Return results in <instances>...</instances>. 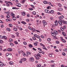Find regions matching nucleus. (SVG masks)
Wrapping results in <instances>:
<instances>
[{"label":"nucleus","instance_id":"nucleus-1","mask_svg":"<svg viewBox=\"0 0 67 67\" xmlns=\"http://www.w3.org/2000/svg\"><path fill=\"white\" fill-rule=\"evenodd\" d=\"M34 36H35V37H37V38H40V36L37 35L36 34L34 35Z\"/></svg>","mask_w":67,"mask_h":67},{"label":"nucleus","instance_id":"nucleus-2","mask_svg":"<svg viewBox=\"0 0 67 67\" xmlns=\"http://www.w3.org/2000/svg\"><path fill=\"white\" fill-rule=\"evenodd\" d=\"M10 15L14 17V16H15V14H14L13 12H11L10 13Z\"/></svg>","mask_w":67,"mask_h":67},{"label":"nucleus","instance_id":"nucleus-3","mask_svg":"<svg viewBox=\"0 0 67 67\" xmlns=\"http://www.w3.org/2000/svg\"><path fill=\"white\" fill-rule=\"evenodd\" d=\"M45 12L47 13H49V10H47V9H45L44 10Z\"/></svg>","mask_w":67,"mask_h":67},{"label":"nucleus","instance_id":"nucleus-4","mask_svg":"<svg viewBox=\"0 0 67 67\" xmlns=\"http://www.w3.org/2000/svg\"><path fill=\"white\" fill-rule=\"evenodd\" d=\"M16 5L17 7H21V5L20 3H18L16 4Z\"/></svg>","mask_w":67,"mask_h":67},{"label":"nucleus","instance_id":"nucleus-5","mask_svg":"<svg viewBox=\"0 0 67 67\" xmlns=\"http://www.w3.org/2000/svg\"><path fill=\"white\" fill-rule=\"evenodd\" d=\"M52 35L53 36L55 37L56 36V35L55 34V32H53L52 33Z\"/></svg>","mask_w":67,"mask_h":67},{"label":"nucleus","instance_id":"nucleus-6","mask_svg":"<svg viewBox=\"0 0 67 67\" xmlns=\"http://www.w3.org/2000/svg\"><path fill=\"white\" fill-rule=\"evenodd\" d=\"M49 13L51 14H53L54 13V11L53 10H52L50 12L49 11Z\"/></svg>","mask_w":67,"mask_h":67},{"label":"nucleus","instance_id":"nucleus-7","mask_svg":"<svg viewBox=\"0 0 67 67\" xmlns=\"http://www.w3.org/2000/svg\"><path fill=\"white\" fill-rule=\"evenodd\" d=\"M43 23L44 25H46L47 24V23L46 21L44 20H43Z\"/></svg>","mask_w":67,"mask_h":67},{"label":"nucleus","instance_id":"nucleus-8","mask_svg":"<svg viewBox=\"0 0 67 67\" xmlns=\"http://www.w3.org/2000/svg\"><path fill=\"white\" fill-rule=\"evenodd\" d=\"M55 25L56 26H57L58 25V22H57V21L56 20L55 22Z\"/></svg>","mask_w":67,"mask_h":67},{"label":"nucleus","instance_id":"nucleus-9","mask_svg":"<svg viewBox=\"0 0 67 67\" xmlns=\"http://www.w3.org/2000/svg\"><path fill=\"white\" fill-rule=\"evenodd\" d=\"M12 19L14 21H15V20H16V17H15L14 16L12 18Z\"/></svg>","mask_w":67,"mask_h":67},{"label":"nucleus","instance_id":"nucleus-10","mask_svg":"<svg viewBox=\"0 0 67 67\" xmlns=\"http://www.w3.org/2000/svg\"><path fill=\"white\" fill-rule=\"evenodd\" d=\"M54 33H55V35H56V34H58V32H57V31H56V30H55L54 31Z\"/></svg>","mask_w":67,"mask_h":67},{"label":"nucleus","instance_id":"nucleus-11","mask_svg":"<svg viewBox=\"0 0 67 67\" xmlns=\"http://www.w3.org/2000/svg\"><path fill=\"white\" fill-rule=\"evenodd\" d=\"M58 23H59V24L60 25H62V22H61V21H58Z\"/></svg>","mask_w":67,"mask_h":67},{"label":"nucleus","instance_id":"nucleus-12","mask_svg":"<svg viewBox=\"0 0 67 67\" xmlns=\"http://www.w3.org/2000/svg\"><path fill=\"white\" fill-rule=\"evenodd\" d=\"M7 50L8 51H12V49L11 48H9Z\"/></svg>","mask_w":67,"mask_h":67},{"label":"nucleus","instance_id":"nucleus-13","mask_svg":"<svg viewBox=\"0 0 67 67\" xmlns=\"http://www.w3.org/2000/svg\"><path fill=\"white\" fill-rule=\"evenodd\" d=\"M14 30L16 32L18 31V29L16 27H14Z\"/></svg>","mask_w":67,"mask_h":67},{"label":"nucleus","instance_id":"nucleus-14","mask_svg":"<svg viewBox=\"0 0 67 67\" xmlns=\"http://www.w3.org/2000/svg\"><path fill=\"white\" fill-rule=\"evenodd\" d=\"M4 65V64H3V63H0V66H1V67H2Z\"/></svg>","mask_w":67,"mask_h":67},{"label":"nucleus","instance_id":"nucleus-15","mask_svg":"<svg viewBox=\"0 0 67 67\" xmlns=\"http://www.w3.org/2000/svg\"><path fill=\"white\" fill-rule=\"evenodd\" d=\"M62 34L64 36H66V34H65V33L64 32H62Z\"/></svg>","mask_w":67,"mask_h":67},{"label":"nucleus","instance_id":"nucleus-16","mask_svg":"<svg viewBox=\"0 0 67 67\" xmlns=\"http://www.w3.org/2000/svg\"><path fill=\"white\" fill-rule=\"evenodd\" d=\"M58 10L59 11H62L63 10V9L62 8H60L58 9Z\"/></svg>","mask_w":67,"mask_h":67},{"label":"nucleus","instance_id":"nucleus-17","mask_svg":"<svg viewBox=\"0 0 67 67\" xmlns=\"http://www.w3.org/2000/svg\"><path fill=\"white\" fill-rule=\"evenodd\" d=\"M59 21H60L62 23H64V20L62 19H60L59 20Z\"/></svg>","mask_w":67,"mask_h":67},{"label":"nucleus","instance_id":"nucleus-18","mask_svg":"<svg viewBox=\"0 0 67 67\" xmlns=\"http://www.w3.org/2000/svg\"><path fill=\"white\" fill-rule=\"evenodd\" d=\"M22 15H23V16H24V15H25V12H24L23 13H22Z\"/></svg>","mask_w":67,"mask_h":67},{"label":"nucleus","instance_id":"nucleus-19","mask_svg":"<svg viewBox=\"0 0 67 67\" xmlns=\"http://www.w3.org/2000/svg\"><path fill=\"white\" fill-rule=\"evenodd\" d=\"M29 60L30 62H33L34 60V59H30Z\"/></svg>","mask_w":67,"mask_h":67},{"label":"nucleus","instance_id":"nucleus-20","mask_svg":"<svg viewBox=\"0 0 67 67\" xmlns=\"http://www.w3.org/2000/svg\"><path fill=\"white\" fill-rule=\"evenodd\" d=\"M48 4H49V5H51L52 6V7L54 6V5H52V4H51V2H49L48 3Z\"/></svg>","mask_w":67,"mask_h":67},{"label":"nucleus","instance_id":"nucleus-21","mask_svg":"<svg viewBox=\"0 0 67 67\" xmlns=\"http://www.w3.org/2000/svg\"><path fill=\"white\" fill-rule=\"evenodd\" d=\"M43 2L44 4H47V3H48L46 1H43Z\"/></svg>","mask_w":67,"mask_h":67},{"label":"nucleus","instance_id":"nucleus-22","mask_svg":"<svg viewBox=\"0 0 67 67\" xmlns=\"http://www.w3.org/2000/svg\"><path fill=\"white\" fill-rule=\"evenodd\" d=\"M37 67H41V64H39V65L37 64Z\"/></svg>","mask_w":67,"mask_h":67},{"label":"nucleus","instance_id":"nucleus-23","mask_svg":"<svg viewBox=\"0 0 67 67\" xmlns=\"http://www.w3.org/2000/svg\"><path fill=\"white\" fill-rule=\"evenodd\" d=\"M9 63L10 64V65H12L13 64V62H9Z\"/></svg>","mask_w":67,"mask_h":67},{"label":"nucleus","instance_id":"nucleus-24","mask_svg":"<svg viewBox=\"0 0 67 67\" xmlns=\"http://www.w3.org/2000/svg\"><path fill=\"white\" fill-rule=\"evenodd\" d=\"M47 8V9H51V7L50 6H48Z\"/></svg>","mask_w":67,"mask_h":67},{"label":"nucleus","instance_id":"nucleus-25","mask_svg":"<svg viewBox=\"0 0 67 67\" xmlns=\"http://www.w3.org/2000/svg\"><path fill=\"white\" fill-rule=\"evenodd\" d=\"M26 60V59H21V60L22 62H24Z\"/></svg>","mask_w":67,"mask_h":67},{"label":"nucleus","instance_id":"nucleus-26","mask_svg":"<svg viewBox=\"0 0 67 67\" xmlns=\"http://www.w3.org/2000/svg\"><path fill=\"white\" fill-rule=\"evenodd\" d=\"M10 17V16L9 15H7V16H6V18H9Z\"/></svg>","mask_w":67,"mask_h":67},{"label":"nucleus","instance_id":"nucleus-27","mask_svg":"<svg viewBox=\"0 0 67 67\" xmlns=\"http://www.w3.org/2000/svg\"><path fill=\"white\" fill-rule=\"evenodd\" d=\"M62 40L64 43H66V40H64L63 39H62Z\"/></svg>","mask_w":67,"mask_h":67},{"label":"nucleus","instance_id":"nucleus-28","mask_svg":"<svg viewBox=\"0 0 67 67\" xmlns=\"http://www.w3.org/2000/svg\"><path fill=\"white\" fill-rule=\"evenodd\" d=\"M60 29L61 31H64V29L62 27H60Z\"/></svg>","mask_w":67,"mask_h":67},{"label":"nucleus","instance_id":"nucleus-29","mask_svg":"<svg viewBox=\"0 0 67 67\" xmlns=\"http://www.w3.org/2000/svg\"><path fill=\"white\" fill-rule=\"evenodd\" d=\"M21 23H23V24H26V23L24 22V21H21Z\"/></svg>","mask_w":67,"mask_h":67},{"label":"nucleus","instance_id":"nucleus-30","mask_svg":"<svg viewBox=\"0 0 67 67\" xmlns=\"http://www.w3.org/2000/svg\"><path fill=\"white\" fill-rule=\"evenodd\" d=\"M3 37L5 39V40H6V39H7V37H6V36H3Z\"/></svg>","mask_w":67,"mask_h":67},{"label":"nucleus","instance_id":"nucleus-31","mask_svg":"<svg viewBox=\"0 0 67 67\" xmlns=\"http://www.w3.org/2000/svg\"><path fill=\"white\" fill-rule=\"evenodd\" d=\"M27 54H28V55H30L31 54V53L27 51Z\"/></svg>","mask_w":67,"mask_h":67},{"label":"nucleus","instance_id":"nucleus-32","mask_svg":"<svg viewBox=\"0 0 67 67\" xmlns=\"http://www.w3.org/2000/svg\"><path fill=\"white\" fill-rule=\"evenodd\" d=\"M32 13V14L34 15H35V14H36V12H33Z\"/></svg>","mask_w":67,"mask_h":67},{"label":"nucleus","instance_id":"nucleus-33","mask_svg":"<svg viewBox=\"0 0 67 67\" xmlns=\"http://www.w3.org/2000/svg\"><path fill=\"white\" fill-rule=\"evenodd\" d=\"M47 40L49 42H50V41H51V38H48L47 39Z\"/></svg>","mask_w":67,"mask_h":67},{"label":"nucleus","instance_id":"nucleus-34","mask_svg":"<svg viewBox=\"0 0 67 67\" xmlns=\"http://www.w3.org/2000/svg\"><path fill=\"white\" fill-rule=\"evenodd\" d=\"M9 26L10 27H12V24H10L9 25Z\"/></svg>","mask_w":67,"mask_h":67},{"label":"nucleus","instance_id":"nucleus-35","mask_svg":"<svg viewBox=\"0 0 67 67\" xmlns=\"http://www.w3.org/2000/svg\"><path fill=\"white\" fill-rule=\"evenodd\" d=\"M63 23L64 24H67V22L66 21H64L63 22Z\"/></svg>","mask_w":67,"mask_h":67},{"label":"nucleus","instance_id":"nucleus-36","mask_svg":"<svg viewBox=\"0 0 67 67\" xmlns=\"http://www.w3.org/2000/svg\"><path fill=\"white\" fill-rule=\"evenodd\" d=\"M29 47H33V46L31 44L29 45Z\"/></svg>","mask_w":67,"mask_h":67},{"label":"nucleus","instance_id":"nucleus-37","mask_svg":"<svg viewBox=\"0 0 67 67\" xmlns=\"http://www.w3.org/2000/svg\"><path fill=\"white\" fill-rule=\"evenodd\" d=\"M38 49L39 51H40V52H42V49H41V48H38Z\"/></svg>","mask_w":67,"mask_h":67},{"label":"nucleus","instance_id":"nucleus-38","mask_svg":"<svg viewBox=\"0 0 67 67\" xmlns=\"http://www.w3.org/2000/svg\"><path fill=\"white\" fill-rule=\"evenodd\" d=\"M53 27H55V25H53L52 26V28H53Z\"/></svg>","mask_w":67,"mask_h":67},{"label":"nucleus","instance_id":"nucleus-39","mask_svg":"<svg viewBox=\"0 0 67 67\" xmlns=\"http://www.w3.org/2000/svg\"><path fill=\"white\" fill-rule=\"evenodd\" d=\"M32 38L34 40H36V38L35 37H32Z\"/></svg>","mask_w":67,"mask_h":67},{"label":"nucleus","instance_id":"nucleus-40","mask_svg":"<svg viewBox=\"0 0 67 67\" xmlns=\"http://www.w3.org/2000/svg\"><path fill=\"white\" fill-rule=\"evenodd\" d=\"M14 43L16 44H18V42L17 41H14Z\"/></svg>","mask_w":67,"mask_h":67},{"label":"nucleus","instance_id":"nucleus-41","mask_svg":"<svg viewBox=\"0 0 67 67\" xmlns=\"http://www.w3.org/2000/svg\"><path fill=\"white\" fill-rule=\"evenodd\" d=\"M10 45H11V46H13V44L12 43H10Z\"/></svg>","mask_w":67,"mask_h":67},{"label":"nucleus","instance_id":"nucleus-42","mask_svg":"<svg viewBox=\"0 0 67 67\" xmlns=\"http://www.w3.org/2000/svg\"><path fill=\"white\" fill-rule=\"evenodd\" d=\"M0 43H1V44H2V43H3V41L2 40H0Z\"/></svg>","mask_w":67,"mask_h":67},{"label":"nucleus","instance_id":"nucleus-43","mask_svg":"<svg viewBox=\"0 0 67 67\" xmlns=\"http://www.w3.org/2000/svg\"><path fill=\"white\" fill-rule=\"evenodd\" d=\"M33 31H34V32H36V29H35L34 28H33Z\"/></svg>","mask_w":67,"mask_h":67},{"label":"nucleus","instance_id":"nucleus-44","mask_svg":"<svg viewBox=\"0 0 67 67\" xmlns=\"http://www.w3.org/2000/svg\"><path fill=\"white\" fill-rule=\"evenodd\" d=\"M58 5L59 7H62V4H59Z\"/></svg>","mask_w":67,"mask_h":67},{"label":"nucleus","instance_id":"nucleus-45","mask_svg":"<svg viewBox=\"0 0 67 67\" xmlns=\"http://www.w3.org/2000/svg\"><path fill=\"white\" fill-rule=\"evenodd\" d=\"M7 31H10V29L9 28H7Z\"/></svg>","mask_w":67,"mask_h":67},{"label":"nucleus","instance_id":"nucleus-46","mask_svg":"<svg viewBox=\"0 0 67 67\" xmlns=\"http://www.w3.org/2000/svg\"><path fill=\"white\" fill-rule=\"evenodd\" d=\"M12 9H18L19 8L17 9L16 8V7H13L12 8Z\"/></svg>","mask_w":67,"mask_h":67},{"label":"nucleus","instance_id":"nucleus-47","mask_svg":"<svg viewBox=\"0 0 67 67\" xmlns=\"http://www.w3.org/2000/svg\"><path fill=\"white\" fill-rule=\"evenodd\" d=\"M62 55H63V56H65L66 54L64 53V52H63L62 53Z\"/></svg>","mask_w":67,"mask_h":67},{"label":"nucleus","instance_id":"nucleus-48","mask_svg":"<svg viewBox=\"0 0 67 67\" xmlns=\"http://www.w3.org/2000/svg\"><path fill=\"white\" fill-rule=\"evenodd\" d=\"M29 10L31 11L32 10H33V8H30L29 9Z\"/></svg>","mask_w":67,"mask_h":67},{"label":"nucleus","instance_id":"nucleus-49","mask_svg":"<svg viewBox=\"0 0 67 67\" xmlns=\"http://www.w3.org/2000/svg\"><path fill=\"white\" fill-rule=\"evenodd\" d=\"M23 43L24 45H27V43L25 42H24Z\"/></svg>","mask_w":67,"mask_h":67},{"label":"nucleus","instance_id":"nucleus-50","mask_svg":"<svg viewBox=\"0 0 67 67\" xmlns=\"http://www.w3.org/2000/svg\"><path fill=\"white\" fill-rule=\"evenodd\" d=\"M38 54H39V53H38V54H37V56H39V57H41V55Z\"/></svg>","mask_w":67,"mask_h":67},{"label":"nucleus","instance_id":"nucleus-51","mask_svg":"<svg viewBox=\"0 0 67 67\" xmlns=\"http://www.w3.org/2000/svg\"><path fill=\"white\" fill-rule=\"evenodd\" d=\"M49 56L50 57H52V55L51 54H49Z\"/></svg>","mask_w":67,"mask_h":67},{"label":"nucleus","instance_id":"nucleus-52","mask_svg":"<svg viewBox=\"0 0 67 67\" xmlns=\"http://www.w3.org/2000/svg\"><path fill=\"white\" fill-rule=\"evenodd\" d=\"M23 55L24 56H25V55H26V54H25V53H23Z\"/></svg>","mask_w":67,"mask_h":67},{"label":"nucleus","instance_id":"nucleus-53","mask_svg":"<svg viewBox=\"0 0 67 67\" xmlns=\"http://www.w3.org/2000/svg\"><path fill=\"white\" fill-rule=\"evenodd\" d=\"M34 45H35V46H37V44H36V43H34Z\"/></svg>","mask_w":67,"mask_h":67},{"label":"nucleus","instance_id":"nucleus-54","mask_svg":"<svg viewBox=\"0 0 67 67\" xmlns=\"http://www.w3.org/2000/svg\"><path fill=\"white\" fill-rule=\"evenodd\" d=\"M39 38V42H41V41H42V39L41 38Z\"/></svg>","mask_w":67,"mask_h":67},{"label":"nucleus","instance_id":"nucleus-55","mask_svg":"<svg viewBox=\"0 0 67 67\" xmlns=\"http://www.w3.org/2000/svg\"><path fill=\"white\" fill-rule=\"evenodd\" d=\"M31 7H32V8H35V7H34V5H31Z\"/></svg>","mask_w":67,"mask_h":67},{"label":"nucleus","instance_id":"nucleus-56","mask_svg":"<svg viewBox=\"0 0 67 67\" xmlns=\"http://www.w3.org/2000/svg\"><path fill=\"white\" fill-rule=\"evenodd\" d=\"M9 41L10 42H12V41H13V40H12V39H9Z\"/></svg>","mask_w":67,"mask_h":67},{"label":"nucleus","instance_id":"nucleus-57","mask_svg":"<svg viewBox=\"0 0 67 67\" xmlns=\"http://www.w3.org/2000/svg\"><path fill=\"white\" fill-rule=\"evenodd\" d=\"M51 63H54V62H55V61H54L52 60L51 61Z\"/></svg>","mask_w":67,"mask_h":67},{"label":"nucleus","instance_id":"nucleus-58","mask_svg":"<svg viewBox=\"0 0 67 67\" xmlns=\"http://www.w3.org/2000/svg\"><path fill=\"white\" fill-rule=\"evenodd\" d=\"M56 42L57 44H59V41H56Z\"/></svg>","mask_w":67,"mask_h":67},{"label":"nucleus","instance_id":"nucleus-59","mask_svg":"<svg viewBox=\"0 0 67 67\" xmlns=\"http://www.w3.org/2000/svg\"><path fill=\"white\" fill-rule=\"evenodd\" d=\"M0 38L2 39L3 38V36H0Z\"/></svg>","mask_w":67,"mask_h":67},{"label":"nucleus","instance_id":"nucleus-60","mask_svg":"<svg viewBox=\"0 0 67 67\" xmlns=\"http://www.w3.org/2000/svg\"><path fill=\"white\" fill-rule=\"evenodd\" d=\"M16 34L18 36H19V33L18 32H16Z\"/></svg>","mask_w":67,"mask_h":67},{"label":"nucleus","instance_id":"nucleus-61","mask_svg":"<svg viewBox=\"0 0 67 67\" xmlns=\"http://www.w3.org/2000/svg\"><path fill=\"white\" fill-rule=\"evenodd\" d=\"M1 17L2 18H4V16L3 15H1Z\"/></svg>","mask_w":67,"mask_h":67},{"label":"nucleus","instance_id":"nucleus-62","mask_svg":"<svg viewBox=\"0 0 67 67\" xmlns=\"http://www.w3.org/2000/svg\"><path fill=\"white\" fill-rule=\"evenodd\" d=\"M64 51L65 52H67V49H64Z\"/></svg>","mask_w":67,"mask_h":67},{"label":"nucleus","instance_id":"nucleus-63","mask_svg":"<svg viewBox=\"0 0 67 67\" xmlns=\"http://www.w3.org/2000/svg\"><path fill=\"white\" fill-rule=\"evenodd\" d=\"M51 67H55V65H51Z\"/></svg>","mask_w":67,"mask_h":67},{"label":"nucleus","instance_id":"nucleus-64","mask_svg":"<svg viewBox=\"0 0 67 67\" xmlns=\"http://www.w3.org/2000/svg\"><path fill=\"white\" fill-rule=\"evenodd\" d=\"M61 19H63V18H64V16H63V15H62L61 16Z\"/></svg>","mask_w":67,"mask_h":67}]
</instances>
